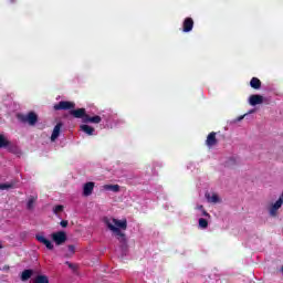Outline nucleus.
Wrapping results in <instances>:
<instances>
[{"label":"nucleus","mask_w":283,"mask_h":283,"mask_svg":"<svg viewBox=\"0 0 283 283\" xmlns=\"http://www.w3.org/2000/svg\"><path fill=\"white\" fill-rule=\"evenodd\" d=\"M74 107H76V104L70 101H61L60 103L53 106L55 112L70 111L71 116H73L74 118H82V123L85 124L93 123L94 125H98V123L103 120V118H101V116L98 115H95L93 117L87 115L85 108L74 109Z\"/></svg>","instance_id":"obj_1"},{"label":"nucleus","mask_w":283,"mask_h":283,"mask_svg":"<svg viewBox=\"0 0 283 283\" xmlns=\"http://www.w3.org/2000/svg\"><path fill=\"white\" fill-rule=\"evenodd\" d=\"M207 147H216L218 145V138L216 137V132H211L206 139Z\"/></svg>","instance_id":"obj_7"},{"label":"nucleus","mask_w":283,"mask_h":283,"mask_svg":"<svg viewBox=\"0 0 283 283\" xmlns=\"http://www.w3.org/2000/svg\"><path fill=\"white\" fill-rule=\"evenodd\" d=\"M193 30V19L186 18L182 23V32H191Z\"/></svg>","instance_id":"obj_10"},{"label":"nucleus","mask_w":283,"mask_h":283,"mask_svg":"<svg viewBox=\"0 0 283 283\" xmlns=\"http://www.w3.org/2000/svg\"><path fill=\"white\" fill-rule=\"evenodd\" d=\"M65 264H67L70 266V264H72V263H70V261H66Z\"/></svg>","instance_id":"obj_27"},{"label":"nucleus","mask_w":283,"mask_h":283,"mask_svg":"<svg viewBox=\"0 0 283 283\" xmlns=\"http://www.w3.org/2000/svg\"><path fill=\"white\" fill-rule=\"evenodd\" d=\"M104 189L106 191H113L114 193H118V191H120V186H118V185H105Z\"/></svg>","instance_id":"obj_16"},{"label":"nucleus","mask_w":283,"mask_h":283,"mask_svg":"<svg viewBox=\"0 0 283 283\" xmlns=\"http://www.w3.org/2000/svg\"><path fill=\"white\" fill-rule=\"evenodd\" d=\"M51 238L57 247H61V244H65V242H67V234L64 231L54 232L51 234Z\"/></svg>","instance_id":"obj_4"},{"label":"nucleus","mask_w":283,"mask_h":283,"mask_svg":"<svg viewBox=\"0 0 283 283\" xmlns=\"http://www.w3.org/2000/svg\"><path fill=\"white\" fill-rule=\"evenodd\" d=\"M38 242H41V244H44L49 251H52L54 249V244H52V241L45 239V237L38 234L35 237Z\"/></svg>","instance_id":"obj_9"},{"label":"nucleus","mask_w":283,"mask_h":283,"mask_svg":"<svg viewBox=\"0 0 283 283\" xmlns=\"http://www.w3.org/2000/svg\"><path fill=\"white\" fill-rule=\"evenodd\" d=\"M199 227H200V229H207V227H209V221H207V219H205V218H200Z\"/></svg>","instance_id":"obj_20"},{"label":"nucleus","mask_w":283,"mask_h":283,"mask_svg":"<svg viewBox=\"0 0 283 283\" xmlns=\"http://www.w3.org/2000/svg\"><path fill=\"white\" fill-rule=\"evenodd\" d=\"M61 127H63V123H57L52 132L51 135V140L54 143V140H56V138H59V136H61Z\"/></svg>","instance_id":"obj_11"},{"label":"nucleus","mask_w":283,"mask_h":283,"mask_svg":"<svg viewBox=\"0 0 283 283\" xmlns=\"http://www.w3.org/2000/svg\"><path fill=\"white\" fill-rule=\"evenodd\" d=\"M6 147H10V140L0 134V149H6Z\"/></svg>","instance_id":"obj_17"},{"label":"nucleus","mask_w":283,"mask_h":283,"mask_svg":"<svg viewBox=\"0 0 283 283\" xmlns=\"http://www.w3.org/2000/svg\"><path fill=\"white\" fill-rule=\"evenodd\" d=\"M206 198L208 200V202H213L214 205L220 202V197H218V195L213 193L212 196L209 193H206Z\"/></svg>","instance_id":"obj_18"},{"label":"nucleus","mask_w":283,"mask_h":283,"mask_svg":"<svg viewBox=\"0 0 283 283\" xmlns=\"http://www.w3.org/2000/svg\"><path fill=\"white\" fill-rule=\"evenodd\" d=\"M104 223L106 224L107 229L112 231L117 240L120 242V244L127 245V237L123 231H127V219L118 220V219H112L104 218ZM120 229L123 231H120Z\"/></svg>","instance_id":"obj_2"},{"label":"nucleus","mask_w":283,"mask_h":283,"mask_svg":"<svg viewBox=\"0 0 283 283\" xmlns=\"http://www.w3.org/2000/svg\"><path fill=\"white\" fill-rule=\"evenodd\" d=\"M250 86L252 90H260L262 87V81L258 77H252L250 81Z\"/></svg>","instance_id":"obj_13"},{"label":"nucleus","mask_w":283,"mask_h":283,"mask_svg":"<svg viewBox=\"0 0 283 283\" xmlns=\"http://www.w3.org/2000/svg\"><path fill=\"white\" fill-rule=\"evenodd\" d=\"M18 120L20 123H28V125L34 126L36 123H39V115L34 112H29L27 115L25 114H18Z\"/></svg>","instance_id":"obj_3"},{"label":"nucleus","mask_w":283,"mask_h":283,"mask_svg":"<svg viewBox=\"0 0 283 283\" xmlns=\"http://www.w3.org/2000/svg\"><path fill=\"white\" fill-rule=\"evenodd\" d=\"M197 209H199L200 211H202V209H205V206H198Z\"/></svg>","instance_id":"obj_26"},{"label":"nucleus","mask_w":283,"mask_h":283,"mask_svg":"<svg viewBox=\"0 0 283 283\" xmlns=\"http://www.w3.org/2000/svg\"><path fill=\"white\" fill-rule=\"evenodd\" d=\"M60 224H61V227H63V229H65L67 227L69 222H67V220H62L60 222Z\"/></svg>","instance_id":"obj_23"},{"label":"nucleus","mask_w":283,"mask_h":283,"mask_svg":"<svg viewBox=\"0 0 283 283\" xmlns=\"http://www.w3.org/2000/svg\"><path fill=\"white\" fill-rule=\"evenodd\" d=\"M0 249H2L1 244H0Z\"/></svg>","instance_id":"obj_29"},{"label":"nucleus","mask_w":283,"mask_h":283,"mask_svg":"<svg viewBox=\"0 0 283 283\" xmlns=\"http://www.w3.org/2000/svg\"><path fill=\"white\" fill-rule=\"evenodd\" d=\"M81 132H84V134H87V136H94V127L83 124L80 126Z\"/></svg>","instance_id":"obj_12"},{"label":"nucleus","mask_w":283,"mask_h":283,"mask_svg":"<svg viewBox=\"0 0 283 283\" xmlns=\"http://www.w3.org/2000/svg\"><path fill=\"white\" fill-rule=\"evenodd\" d=\"M65 209V207H63L62 205H57L53 208V213L59 214L62 213V211Z\"/></svg>","instance_id":"obj_21"},{"label":"nucleus","mask_w":283,"mask_h":283,"mask_svg":"<svg viewBox=\"0 0 283 283\" xmlns=\"http://www.w3.org/2000/svg\"><path fill=\"white\" fill-rule=\"evenodd\" d=\"M8 189H14V184H0V191H6Z\"/></svg>","instance_id":"obj_19"},{"label":"nucleus","mask_w":283,"mask_h":283,"mask_svg":"<svg viewBox=\"0 0 283 283\" xmlns=\"http://www.w3.org/2000/svg\"><path fill=\"white\" fill-rule=\"evenodd\" d=\"M202 216H205V218H211V214H209V212H207V210L202 209Z\"/></svg>","instance_id":"obj_24"},{"label":"nucleus","mask_w":283,"mask_h":283,"mask_svg":"<svg viewBox=\"0 0 283 283\" xmlns=\"http://www.w3.org/2000/svg\"><path fill=\"white\" fill-rule=\"evenodd\" d=\"M69 251L74 255V253H76V248L74 245H69Z\"/></svg>","instance_id":"obj_22"},{"label":"nucleus","mask_w":283,"mask_h":283,"mask_svg":"<svg viewBox=\"0 0 283 283\" xmlns=\"http://www.w3.org/2000/svg\"><path fill=\"white\" fill-rule=\"evenodd\" d=\"M69 269H72V271H76V265L74 263L69 264Z\"/></svg>","instance_id":"obj_25"},{"label":"nucleus","mask_w":283,"mask_h":283,"mask_svg":"<svg viewBox=\"0 0 283 283\" xmlns=\"http://www.w3.org/2000/svg\"><path fill=\"white\" fill-rule=\"evenodd\" d=\"M264 103V96L262 95H251L249 97V104L252 105V107H255V105H262Z\"/></svg>","instance_id":"obj_5"},{"label":"nucleus","mask_w":283,"mask_h":283,"mask_svg":"<svg viewBox=\"0 0 283 283\" xmlns=\"http://www.w3.org/2000/svg\"><path fill=\"white\" fill-rule=\"evenodd\" d=\"M242 118H244V116L239 117V120H242Z\"/></svg>","instance_id":"obj_28"},{"label":"nucleus","mask_w":283,"mask_h":283,"mask_svg":"<svg viewBox=\"0 0 283 283\" xmlns=\"http://www.w3.org/2000/svg\"><path fill=\"white\" fill-rule=\"evenodd\" d=\"M282 205H283V200L282 199L276 200L275 203L272 205V207L269 210L270 211V216L272 218H275L277 216V210L281 209Z\"/></svg>","instance_id":"obj_8"},{"label":"nucleus","mask_w":283,"mask_h":283,"mask_svg":"<svg viewBox=\"0 0 283 283\" xmlns=\"http://www.w3.org/2000/svg\"><path fill=\"white\" fill-rule=\"evenodd\" d=\"M36 200H39V196H30L27 202V209L29 211H32V209H34V202H36Z\"/></svg>","instance_id":"obj_14"},{"label":"nucleus","mask_w":283,"mask_h":283,"mask_svg":"<svg viewBox=\"0 0 283 283\" xmlns=\"http://www.w3.org/2000/svg\"><path fill=\"white\" fill-rule=\"evenodd\" d=\"M94 181H88L86 184H84L83 186V196H85V198L92 196V193L94 192Z\"/></svg>","instance_id":"obj_6"},{"label":"nucleus","mask_w":283,"mask_h":283,"mask_svg":"<svg viewBox=\"0 0 283 283\" xmlns=\"http://www.w3.org/2000/svg\"><path fill=\"white\" fill-rule=\"evenodd\" d=\"M33 273H34L33 270H24L21 274L22 282H28V280H30V277H32Z\"/></svg>","instance_id":"obj_15"}]
</instances>
